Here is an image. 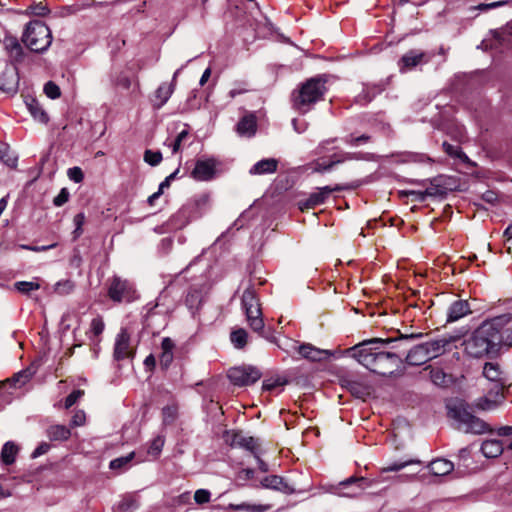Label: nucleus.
Here are the masks:
<instances>
[{"label":"nucleus","instance_id":"1","mask_svg":"<svg viewBox=\"0 0 512 512\" xmlns=\"http://www.w3.org/2000/svg\"><path fill=\"white\" fill-rule=\"evenodd\" d=\"M422 334L401 335L399 338H372L364 340L345 350L347 356L355 359L359 364L372 373L383 377L393 375V369L402 362L401 358L392 352L383 350L384 346L392 342H402L421 337Z\"/></svg>","mask_w":512,"mask_h":512},{"label":"nucleus","instance_id":"2","mask_svg":"<svg viewBox=\"0 0 512 512\" xmlns=\"http://www.w3.org/2000/svg\"><path fill=\"white\" fill-rule=\"evenodd\" d=\"M511 321L509 314L499 315L484 321L466 344L467 353L475 358L498 351L501 345V329Z\"/></svg>","mask_w":512,"mask_h":512},{"label":"nucleus","instance_id":"3","mask_svg":"<svg viewBox=\"0 0 512 512\" xmlns=\"http://www.w3.org/2000/svg\"><path fill=\"white\" fill-rule=\"evenodd\" d=\"M447 408L448 416L455 421L459 430L474 434H483L493 431L485 421L473 415L467 403L457 401L448 405Z\"/></svg>","mask_w":512,"mask_h":512},{"label":"nucleus","instance_id":"4","mask_svg":"<svg viewBox=\"0 0 512 512\" xmlns=\"http://www.w3.org/2000/svg\"><path fill=\"white\" fill-rule=\"evenodd\" d=\"M22 42L28 49L36 53L46 51L52 43L49 27L40 20L30 21L22 35Z\"/></svg>","mask_w":512,"mask_h":512},{"label":"nucleus","instance_id":"5","mask_svg":"<svg viewBox=\"0 0 512 512\" xmlns=\"http://www.w3.org/2000/svg\"><path fill=\"white\" fill-rule=\"evenodd\" d=\"M326 91L325 81L321 78L307 80L293 98L294 107L302 113H306L310 106L322 99Z\"/></svg>","mask_w":512,"mask_h":512},{"label":"nucleus","instance_id":"6","mask_svg":"<svg viewBox=\"0 0 512 512\" xmlns=\"http://www.w3.org/2000/svg\"><path fill=\"white\" fill-rule=\"evenodd\" d=\"M241 302L249 327L259 335H263L265 324L255 290L253 288L244 290Z\"/></svg>","mask_w":512,"mask_h":512},{"label":"nucleus","instance_id":"7","mask_svg":"<svg viewBox=\"0 0 512 512\" xmlns=\"http://www.w3.org/2000/svg\"><path fill=\"white\" fill-rule=\"evenodd\" d=\"M109 298L117 303L133 302L138 298L137 291L130 281L120 277H114L108 289Z\"/></svg>","mask_w":512,"mask_h":512},{"label":"nucleus","instance_id":"8","mask_svg":"<svg viewBox=\"0 0 512 512\" xmlns=\"http://www.w3.org/2000/svg\"><path fill=\"white\" fill-rule=\"evenodd\" d=\"M227 376L231 383L242 387L257 382L261 377V372L253 366H239L229 369Z\"/></svg>","mask_w":512,"mask_h":512},{"label":"nucleus","instance_id":"9","mask_svg":"<svg viewBox=\"0 0 512 512\" xmlns=\"http://www.w3.org/2000/svg\"><path fill=\"white\" fill-rule=\"evenodd\" d=\"M218 165L215 158L198 159L191 171V177L200 182L210 181L215 177Z\"/></svg>","mask_w":512,"mask_h":512},{"label":"nucleus","instance_id":"10","mask_svg":"<svg viewBox=\"0 0 512 512\" xmlns=\"http://www.w3.org/2000/svg\"><path fill=\"white\" fill-rule=\"evenodd\" d=\"M346 187L342 185H336L334 187L324 186L313 192L305 200L298 202L299 209L301 211L313 209L314 207L323 204L332 192H338L344 190Z\"/></svg>","mask_w":512,"mask_h":512},{"label":"nucleus","instance_id":"11","mask_svg":"<svg viewBox=\"0 0 512 512\" xmlns=\"http://www.w3.org/2000/svg\"><path fill=\"white\" fill-rule=\"evenodd\" d=\"M483 376L493 383L494 389L500 391L506 388L508 379L506 373L501 369L498 363L486 362L483 366Z\"/></svg>","mask_w":512,"mask_h":512},{"label":"nucleus","instance_id":"12","mask_svg":"<svg viewBox=\"0 0 512 512\" xmlns=\"http://www.w3.org/2000/svg\"><path fill=\"white\" fill-rule=\"evenodd\" d=\"M225 443L232 448H256L260 445L259 439L250 436L244 431H227L224 435Z\"/></svg>","mask_w":512,"mask_h":512},{"label":"nucleus","instance_id":"13","mask_svg":"<svg viewBox=\"0 0 512 512\" xmlns=\"http://www.w3.org/2000/svg\"><path fill=\"white\" fill-rule=\"evenodd\" d=\"M505 400V394L503 390H496L491 388L487 395L479 397L473 403V406L481 411H491L497 409L503 404Z\"/></svg>","mask_w":512,"mask_h":512},{"label":"nucleus","instance_id":"14","mask_svg":"<svg viewBox=\"0 0 512 512\" xmlns=\"http://www.w3.org/2000/svg\"><path fill=\"white\" fill-rule=\"evenodd\" d=\"M254 487L270 489L287 495L293 494L295 492V489L289 485L283 477L278 475L265 476L260 480L259 485H254Z\"/></svg>","mask_w":512,"mask_h":512},{"label":"nucleus","instance_id":"15","mask_svg":"<svg viewBox=\"0 0 512 512\" xmlns=\"http://www.w3.org/2000/svg\"><path fill=\"white\" fill-rule=\"evenodd\" d=\"M132 355L133 351L130 346V334L126 328H121L115 339L114 358L119 361L130 358Z\"/></svg>","mask_w":512,"mask_h":512},{"label":"nucleus","instance_id":"16","mask_svg":"<svg viewBox=\"0 0 512 512\" xmlns=\"http://www.w3.org/2000/svg\"><path fill=\"white\" fill-rule=\"evenodd\" d=\"M297 351L303 358L313 362L327 360L333 355L330 350L319 349L308 343L299 345L297 347Z\"/></svg>","mask_w":512,"mask_h":512},{"label":"nucleus","instance_id":"17","mask_svg":"<svg viewBox=\"0 0 512 512\" xmlns=\"http://www.w3.org/2000/svg\"><path fill=\"white\" fill-rule=\"evenodd\" d=\"M428 61L429 57H427L426 53L417 50H410L401 57L399 61V68L401 72H404Z\"/></svg>","mask_w":512,"mask_h":512},{"label":"nucleus","instance_id":"18","mask_svg":"<svg viewBox=\"0 0 512 512\" xmlns=\"http://www.w3.org/2000/svg\"><path fill=\"white\" fill-rule=\"evenodd\" d=\"M35 370L33 368H26L24 370L15 373L11 378L7 379L2 383V387L13 388L15 390L24 387L34 376Z\"/></svg>","mask_w":512,"mask_h":512},{"label":"nucleus","instance_id":"19","mask_svg":"<svg viewBox=\"0 0 512 512\" xmlns=\"http://www.w3.org/2000/svg\"><path fill=\"white\" fill-rule=\"evenodd\" d=\"M471 313L467 300L454 301L447 310V323H453Z\"/></svg>","mask_w":512,"mask_h":512},{"label":"nucleus","instance_id":"20","mask_svg":"<svg viewBox=\"0 0 512 512\" xmlns=\"http://www.w3.org/2000/svg\"><path fill=\"white\" fill-rule=\"evenodd\" d=\"M278 160L275 158H266L256 162L250 169V175H266L277 171Z\"/></svg>","mask_w":512,"mask_h":512},{"label":"nucleus","instance_id":"21","mask_svg":"<svg viewBox=\"0 0 512 512\" xmlns=\"http://www.w3.org/2000/svg\"><path fill=\"white\" fill-rule=\"evenodd\" d=\"M2 42L11 60L19 62L23 59L24 51L16 37L7 35Z\"/></svg>","mask_w":512,"mask_h":512},{"label":"nucleus","instance_id":"22","mask_svg":"<svg viewBox=\"0 0 512 512\" xmlns=\"http://www.w3.org/2000/svg\"><path fill=\"white\" fill-rule=\"evenodd\" d=\"M203 302V291L201 287L192 286L185 297V305L194 315Z\"/></svg>","mask_w":512,"mask_h":512},{"label":"nucleus","instance_id":"23","mask_svg":"<svg viewBox=\"0 0 512 512\" xmlns=\"http://www.w3.org/2000/svg\"><path fill=\"white\" fill-rule=\"evenodd\" d=\"M425 349L422 344L414 346L406 356V363L411 366H419L429 361L430 358Z\"/></svg>","mask_w":512,"mask_h":512},{"label":"nucleus","instance_id":"24","mask_svg":"<svg viewBox=\"0 0 512 512\" xmlns=\"http://www.w3.org/2000/svg\"><path fill=\"white\" fill-rule=\"evenodd\" d=\"M174 348H175V344L172 339H170L169 337L163 338L162 343H161L162 352L159 357L160 365L162 368L167 369L170 366V364L172 363L173 358H174V354H173Z\"/></svg>","mask_w":512,"mask_h":512},{"label":"nucleus","instance_id":"25","mask_svg":"<svg viewBox=\"0 0 512 512\" xmlns=\"http://www.w3.org/2000/svg\"><path fill=\"white\" fill-rule=\"evenodd\" d=\"M174 90H175L174 84H168V83L160 84L154 94V97H155V102L153 104L154 107L159 109L164 104H166L167 101L172 96Z\"/></svg>","mask_w":512,"mask_h":512},{"label":"nucleus","instance_id":"26","mask_svg":"<svg viewBox=\"0 0 512 512\" xmlns=\"http://www.w3.org/2000/svg\"><path fill=\"white\" fill-rule=\"evenodd\" d=\"M368 154L362 152H341L333 154L330 158L329 164L333 169L336 165L351 160H368Z\"/></svg>","mask_w":512,"mask_h":512},{"label":"nucleus","instance_id":"27","mask_svg":"<svg viewBox=\"0 0 512 512\" xmlns=\"http://www.w3.org/2000/svg\"><path fill=\"white\" fill-rule=\"evenodd\" d=\"M449 344V341L445 338L434 339L431 341H427L422 343L424 348H426V352L431 359L436 358L445 352L446 346Z\"/></svg>","mask_w":512,"mask_h":512},{"label":"nucleus","instance_id":"28","mask_svg":"<svg viewBox=\"0 0 512 512\" xmlns=\"http://www.w3.org/2000/svg\"><path fill=\"white\" fill-rule=\"evenodd\" d=\"M453 468V463L444 458H437L429 463V469L431 473L436 476H444L449 474Z\"/></svg>","mask_w":512,"mask_h":512},{"label":"nucleus","instance_id":"29","mask_svg":"<svg viewBox=\"0 0 512 512\" xmlns=\"http://www.w3.org/2000/svg\"><path fill=\"white\" fill-rule=\"evenodd\" d=\"M26 106H27L30 114L36 121H38L40 123H44V124H46L49 121V117H48L47 113L44 111V109L42 108V106L36 99H34V98L28 99L26 101Z\"/></svg>","mask_w":512,"mask_h":512},{"label":"nucleus","instance_id":"30","mask_svg":"<svg viewBox=\"0 0 512 512\" xmlns=\"http://www.w3.org/2000/svg\"><path fill=\"white\" fill-rule=\"evenodd\" d=\"M428 368H430V379L436 386L447 387L452 383V375L445 373L443 369L431 366Z\"/></svg>","mask_w":512,"mask_h":512},{"label":"nucleus","instance_id":"31","mask_svg":"<svg viewBox=\"0 0 512 512\" xmlns=\"http://www.w3.org/2000/svg\"><path fill=\"white\" fill-rule=\"evenodd\" d=\"M239 135L252 136L256 131V120L253 115L244 116L237 124L236 128Z\"/></svg>","mask_w":512,"mask_h":512},{"label":"nucleus","instance_id":"32","mask_svg":"<svg viewBox=\"0 0 512 512\" xmlns=\"http://www.w3.org/2000/svg\"><path fill=\"white\" fill-rule=\"evenodd\" d=\"M70 435V429L65 425H52L47 430V436L54 441L66 440Z\"/></svg>","mask_w":512,"mask_h":512},{"label":"nucleus","instance_id":"33","mask_svg":"<svg viewBox=\"0 0 512 512\" xmlns=\"http://www.w3.org/2000/svg\"><path fill=\"white\" fill-rule=\"evenodd\" d=\"M343 386H345L353 395L362 398L368 394L367 387L357 380L342 379Z\"/></svg>","mask_w":512,"mask_h":512},{"label":"nucleus","instance_id":"34","mask_svg":"<svg viewBox=\"0 0 512 512\" xmlns=\"http://www.w3.org/2000/svg\"><path fill=\"white\" fill-rule=\"evenodd\" d=\"M228 508L233 511H250V512H266L271 508L269 504H249V503H241V504H229Z\"/></svg>","mask_w":512,"mask_h":512},{"label":"nucleus","instance_id":"35","mask_svg":"<svg viewBox=\"0 0 512 512\" xmlns=\"http://www.w3.org/2000/svg\"><path fill=\"white\" fill-rule=\"evenodd\" d=\"M136 458L135 451L130 452L127 456L119 457L110 462L109 467L112 470H125L131 466V462Z\"/></svg>","mask_w":512,"mask_h":512},{"label":"nucleus","instance_id":"36","mask_svg":"<svg viewBox=\"0 0 512 512\" xmlns=\"http://www.w3.org/2000/svg\"><path fill=\"white\" fill-rule=\"evenodd\" d=\"M247 339H248V333L243 328L233 330L230 334L231 343L237 349L244 348L247 344Z\"/></svg>","mask_w":512,"mask_h":512},{"label":"nucleus","instance_id":"37","mask_svg":"<svg viewBox=\"0 0 512 512\" xmlns=\"http://www.w3.org/2000/svg\"><path fill=\"white\" fill-rule=\"evenodd\" d=\"M15 289L25 295L40 289V284L36 281H18L14 284Z\"/></svg>","mask_w":512,"mask_h":512},{"label":"nucleus","instance_id":"38","mask_svg":"<svg viewBox=\"0 0 512 512\" xmlns=\"http://www.w3.org/2000/svg\"><path fill=\"white\" fill-rule=\"evenodd\" d=\"M495 41L499 44V46H510L511 41L509 37H512V26L507 27L502 31L494 32Z\"/></svg>","mask_w":512,"mask_h":512},{"label":"nucleus","instance_id":"39","mask_svg":"<svg viewBox=\"0 0 512 512\" xmlns=\"http://www.w3.org/2000/svg\"><path fill=\"white\" fill-rule=\"evenodd\" d=\"M0 160L10 167H15L17 163V159L10 156L9 146L5 143H0Z\"/></svg>","mask_w":512,"mask_h":512},{"label":"nucleus","instance_id":"40","mask_svg":"<svg viewBox=\"0 0 512 512\" xmlns=\"http://www.w3.org/2000/svg\"><path fill=\"white\" fill-rule=\"evenodd\" d=\"M84 390L77 389L72 391L64 400V408L69 409L78 402L80 398L84 396Z\"/></svg>","mask_w":512,"mask_h":512},{"label":"nucleus","instance_id":"41","mask_svg":"<svg viewBox=\"0 0 512 512\" xmlns=\"http://www.w3.org/2000/svg\"><path fill=\"white\" fill-rule=\"evenodd\" d=\"M144 161L151 166H156L162 161V154L160 151L146 150Z\"/></svg>","mask_w":512,"mask_h":512},{"label":"nucleus","instance_id":"42","mask_svg":"<svg viewBox=\"0 0 512 512\" xmlns=\"http://www.w3.org/2000/svg\"><path fill=\"white\" fill-rule=\"evenodd\" d=\"M44 92L47 95V97L51 99H57L61 96L59 86L52 81H49L44 85Z\"/></svg>","mask_w":512,"mask_h":512},{"label":"nucleus","instance_id":"43","mask_svg":"<svg viewBox=\"0 0 512 512\" xmlns=\"http://www.w3.org/2000/svg\"><path fill=\"white\" fill-rule=\"evenodd\" d=\"M405 194L407 196H412L414 200L416 201H424L427 196H433L435 194L433 188H428L425 191H406Z\"/></svg>","mask_w":512,"mask_h":512},{"label":"nucleus","instance_id":"44","mask_svg":"<svg viewBox=\"0 0 512 512\" xmlns=\"http://www.w3.org/2000/svg\"><path fill=\"white\" fill-rule=\"evenodd\" d=\"M105 324L101 317H96L92 319L90 324V332L95 336L98 337L101 335L104 331Z\"/></svg>","mask_w":512,"mask_h":512},{"label":"nucleus","instance_id":"45","mask_svg":"<svg viewBox=\"0 0 512 512\" xmlns=\"http://www.w3.org/2000/svg\"><path fill=\"white\" fill-rule=\"evenodd\" d=\"M86 423V413L84 410H76L71 418V427H81Z\"/></svg>","mask_w":512,"mask_h":512},{"label":"nucleus","instance_id":"46","mask_svg":"<svg viewBox=\"0 0 512 512\" xmlns=\"http://www.w3.org/2000/svg\"><path fill=\"white\" fill-rule=\"evenodd\" d=\"M284 384L285 382L281 381L280 378H269L263 381L262 388L265 391H273L276 388L283 386Z\"/></svg>","mask_w":512,"mask_h":512},{"label":"nucleus","instance_id":"47","mask_svg":"<svg viewBox=\"0 0 512 512\" xmlns=\"http://www.w3.org/2000/svg\"><path fill=\"white\" fill-rule=\"evenodd\" d=\"M370 136L369 135H366V134H363L361 136H358V137H355L353 135H349L347 136L344 141L346 144L348 145H351V146H358L362 143H366L368 141H370Z\"/></svg>","mask_w":512,"mask_h":512},{"label":"nucleus","instance_id":"48","mask_svg":"<svg viewBox=\"0 0 512 512\" xmlns=\"http://www.w3.org/2000/svg\"><path fill=\"white\" fill-rule=\"evenodd\" d=\"M211 493L206 489H198L194 494V500L197 504H205L210 501Z\"/></svg>","mask_w":512,"mask_h":512},{"label":"nucleus","instance_id":"49","mask_svg":"<svg viewBox=\"0 0 512 512\" xmlns=\"http://www.w3.org/2000/svg\"><path fill=\"white\" fill-rule=\"evenodd\" d=\"M68 177L75 183H80L84 179V174L79 167H72L68 169Z\"/></svg>","mask_w":512,"mask_h":512},{"label":"nucleus","instance_id":"50","mask_svg":"<svg viewBox=\"0 0 512 512\" xmlns=\"http://www.w3.org/2000/svg\"><path fill=\"white\" fill-rule=\"evenodd\" d=\"M187 136H188V131H186V130L181 131L177 135L174 142L171 144L173 154L177 153L180 150L181 144L187 138Z\"/></svg>","mask_w":512,"mask_h":512},{"label":"nucleus","instance_id":"51","mask_svg":"<svg viewBox=\"0 0 512 512\" xmlns=\"http://www.w3.org/2000/svg\"><path fill=\"white\" fill-rule=\"evenodd\" d=\"M330 170H332V168L329 162H322L320 160H316L312 163V171L315 173H324Z\"/></svg>","mask_w":512,"mask_h":512},{"label":"nucleus","instance_id":"52","mask_svg":"<svg viewBox=\"0 0 512 512\" xmlns=\"http://www.w3.org/2000/svg\"><path fill=\"white\" fill-rule=\"evenodd\" d=\"M177 410L173 406L164 407L162 410L163 420L165 423H171L176 417Z\"/></svg>","mask_w":512,"mask_h":512},{"label":"nucleus","instance_id":"53","mask_svg":"<svg viewBox=\"0 0 512 512\" xmlns=\"http://www.w3.org/2000/svg\"><path fill=\"white\" fill-rule=\"evenodd\" d=\"M69 199V192L66 188H62L59 194L53 199V204L57 207L64 205Z\"/></svg>","mask_w":512,"mask_h":512},{"label":"nucleus","instance_id":"54","mask_svg":"<svg viewBox=\"0 0 512 512\" xmlns=\"http://www.w3.org/2000/svg\"><path fill=\"white\" fill-rule=\"evenodd\" d=\"M496 434L500 437L510 439V443L507 448H512V426H502L496 430Z\"/></svg>","mask_w":512,"mask_h":512},{"label":"nucleus","instance_id":"55","mask_svg":"<svg viewBox=\"0 0 512 512\" xmlns=\"http://www.w3.org/2000/svg\"><path fill=\"white\" fill-rule=\"evenodd\" d=\"M501 345L512 347V328L501 329Z\"/></svg>","mask_w":512,"mask_h":512},{"label":"nucleus","instance_id":"56","mask_svg":"<svg viewBox=\"0 0 512 512\" xmlns=\"http://www.w3.org/2000/svg\"><path fill=\"white\" fill-rule=\"evenodd\" d=\"M17 450H2L1 460L4 464L9 465L15 461Z\"/></svg>","mask_w":512,"mask_h":512},{"label":"nucleus","instance_id":"57","mask_svg":"<svg viewBox=\"0 0 512 512\" xmlns=\"http://www.w3.org/2000/svg\"><path fill=\"white\" fill-rule=\"evenodd\" d=\"M443 148L445 152L451 156L460 157V154L462 153L459 146H454L447 142L443 143Z\"/></svg>","mask_w":512,"mask_h":512},{"label":"nucleus","instance_id":"58","mask_svg":"<svg viewBox=\"0 0 512 512\" xmlns=\"http://www.w3.org/2000/svg\"><path fill=\"white\" fill-rule=\"evenodd\" d=\"M336 141V138L326 139L319 143L314 153L315 155H321L326 151L327 145L332 144Z\"/></svg>","mask_w":512,"mask_h":512},{"label":"nucleus","instance_id":"59","mask_svg":"<svg viewBox=\"0 0 512 512\" xmlns=\"http://www.w3.org/2000/svg\"><path fill=\"white\" fill-rule=\"evenodd\" d=\"M256 459H257V463H258V468L262 471V472H268L269 471V466L268 464L261 458V455L260 454H256L255 455Z\"/></svg>","mask_w":512,"mask_h":512},{"label":"nucleus","instance_id":"60","mask_svg":"<svg viewBox=\"0 0 512 512\" xmlns=\"http://www.w3.org/2000/svg\"><path fill=\"white\" fill-rule=\"evenodd\" d=\"M503 450H490L489 452H485V450H480V452L483 454L486 458H497L501 455Z\"/></svg>","mask_w":512,"mask_h":512},{"label":"nucleus","instance_id":"61","mask_svg":"<svg viewBox=\"0 0 512 512\" xmlns=\"http://www.w3.org/2000/svg\"><path fill=\"white\" fill-rule=\"evenodd\" d=\"M75 227H82L85 222V215L84 213H78L74 216L73 219Z\"/></svg>","mask_w":512,"mask_h":512},{"label":"nucleus","instance_id":"62","mask_svg":"<svg viewBox=\"0 0 512 512\" xmlns=\"http://www.w3.org/2000/svg\"><path fill=\"white\" fill-rule=\"evenodd\" d=\"M144 365L149 369H153L156 365L155 357L152 354L148 355L144 360Z\"/></svg>","mask_w":512,"mask_h":512},{"label":"nucleus","instance_id":"63","mask_svg":"<svg viewBox=\"0 0 512 512\" xmlns=\"http://www.w3.org/2000/svg\"><path fill=\"white\" fill-rule=\"evenodd\" d=\"M488 445L503 447V446H504V443H503V441H501V440H499V439L486 440V441H484V442H483V444H482V447H481V448H485V446H488Z\"/></svg>","mask_w":512,"mask_h":512},{"label":"nucleus","instance_id":"64","mask_svg":"<svg viewBox=\"0 0 512 512\" xmlns=\"http://www.w3.org/2000/svg\"><path fill=\"white\" fill-rule=\"evenodd\" d=\"M292 125H293L294 130L297 133H303L306 130V128H307V125L305 123H303L302 125L298 124V120L297 119H293L292 120Z\"/></svg>","mask_w":512,"mask_h":512}]
</instances>
